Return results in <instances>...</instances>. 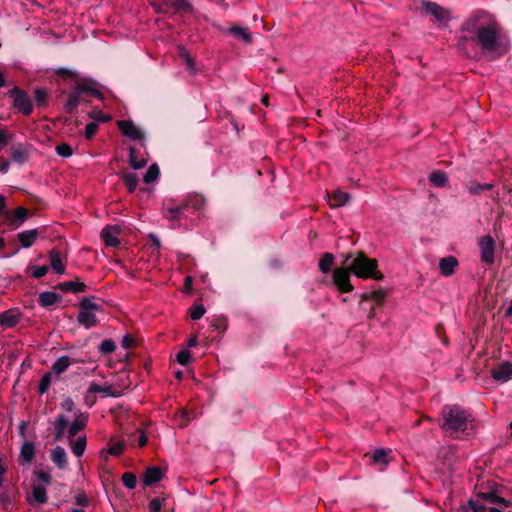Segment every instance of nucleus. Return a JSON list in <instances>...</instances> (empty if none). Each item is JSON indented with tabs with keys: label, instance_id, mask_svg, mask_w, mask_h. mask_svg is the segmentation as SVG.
<instances>
[{
	"label": "nucleus",
	"instance_id": "obj_1",
	"mask_svg": "<svg viewBox=\"0 0 512 512\" xmlns=\"http://www.w3.org/2000/svg\"><path fill=\"white\" fill-rule=\"evenodd\" d=\"M468 35L464 39L474 42L488 60H495L508 51V41L499 22L483 12L468 18L462 26Z\"/></svg>",
	"mask_w": 512,
	"mask_h": 512
},
{
	"label": "nucleus",
	"instance_id": "obj_2",
	"mask_svg": "<svg viewBox=\"0 0 512 512\" xmlns=\"http://www.w3.org/2000/svg\"><path fill=\"white\" fill-rule=\"evenodd\" d=\"M342 264L349 267V270L358 278L374 279L382 281L383 273L378 270V261L368 257L363 251L342 254Z\"/></svg>",
	"mask_w": 512,
	"mask_h": 512
},
{
	"label": "nucleus",
	"instance_id": "obj_3",
	"mask_svg": "<svg viewBox=\"0 0 512 512\" xmlns=\"http://www.w3.org/2000/svg\"><path fill=\"white\" fill-rule=\"evenodd\" d=\"M96 297H84L79 302V313L77 321L79 325L89 329L98 324V320L95 312L102 311L103 307L101 304L95 302Z\"/></svg>",
	"mask_w": 512,
	"mask_h": 512
},
{
	"label": "nucleus",
	"instance_id": "obj_4",
	"mask_svg": "<svg viewBox=\"0 0 512 512\" xmlns=\"http://www.w3.org/2000/svg\"><path fill=\"white\" fill-rule=\"evenodd\" d=\"M156 14L172 17L177 12L192 13L193 6L188 0H148Z\"/></svg>",
	"mask_w": 512,
	"mask_h": 512
},
{
	"label": "nucleus",
	"instance_id": "obj_5",
	"mask_svg": "<svg viewBox=\"0 0 512 512\" xmlns=\"http://www.w3.org/2000/svg\"><path fill=\"white\" fill-rule=\"evenodd\" d=\"M205 200L200 195H192L181 205H175L164 208V216L169 221H179L184 213V210L192 209L194 212L200 211L204 206Z\"/></svg>",
	"mask_w": 512,
	"mask_h": 512
},
{
	"label": "nucleus",
	"instance_id": "obj_6",
	"mask_svg": "<svg viewBox=\"0 0 512 512\" xmlns=\"http://www.w3.org/2000/svg\"><path fill=\"white\" fill-rule=\"evenodd\" d=\"M8 96L13 99V107L24 116H30L33 111V102L28 93L15 86L8 91Z\"/></svg>",
	"mask_w": 512,
	"mask_h": 512
},
{
	"label": "nucleus",
	"instance_id": "obj_7",
	"mask_svg": "<svg viewBox=\"0 0 512 512\" xmlns=\"http://www.w3.org/2000/svg\"><path fill=\"white\" fill-rule=\"evenodd\" d=\"M86 424V418H75V421L70 425H67L65 418H58L55 424L57 430L56 438L59 439L66 435L68 439H72L85 428Z\"/></svg>",
	"mask_w": 512,
	"mask_h": 512
},
{
	"label": "nucleus",
	"instance_id": "obj_8",
	"mask_svg": "<svg viewBox=\"0 0 512 512\" xmlns=\"http://www.w3.org/2000/svg\"><path fill=\"white\" fill-rule=\"evenodd\" d=\"M352 272L349 267L341 263L340 267H337L333 271L332 280L334 285L341 293H348L353 291L354 287L350 282V275Z\"/></svg>",
	"mask_w": 512,
	"mask_h": 512
},
{
	"label": "nucleus",
	"instance_id": "obj_9",
	"mask_svg": "<svg viewBox=\"0 0 512 512\" xmlns=\"http://www.w3.org/2000/svg\"><path fill=\"white\" fill-rule=\"evenodd\" d=\"M477 497L492 505L490 508L491 512H505L504 510L506 508L512 506V502L510 500L499 496L495 491L478 492Z\"/></svg>",
	"mask_w": 512,
	"mask_h": 512
},
{
	"label": "nucleus",
	"instance_id": "obj_10",
	"mask_svg": "<svg viewBox=\"0 0 512 512\" xmlns=\"http://www.w3.org/2000/svg\"><path fill=\"white\" fill-rule=\"evenodd\" d=\"M467 418H444L441 428L446 436L459 438L464 433Z\"/></svg>",
	"mask_w": 512,
	"mask_h": 512
},
{
	"label": "nucleus",
	"instance_id": "obj_11",
	"mask_svg": "<svg viewBox=\"0 0 512 512\" xmlns=\"http://www.w3.org/2000/svg\"><path fill=\"white\" fill-rule=\"evenodd\" d=\"M478 245L480 248L481 261L488 265L493 264L496 245L494 238L490 235L482 236L478 241Z\"/></svg>",
	"mask_w": 512,
	"mask_h": 512
},
{
	"label": "nucleus",
	"instance_id": "obj_12",
	"mask_svg": "<svg viewBox=\"0 0 512 512\" xmlns=\"http://www.w3.org/2000/svg\"><path fill=\"white\" fill-rule=\"evenodd\" d=\"M84 89L82 83L75 84L70 93L67 96V100L64 103V110L73 114L77 111L78 106L83 101Z\"/></svg>",
	"mask_w": 512,
	"mask_h": 512
},
{
	"label": "nucleus",
	"instance_id": "obj_13",
	"mask_svg": "<svg viewBox=\"0 0 512 512\" xmlns=\"http://www.w3.org/2000/svg\"><path fill=\"white\" fill-rule=\"evenodd\" d=\"M421 12L425 15L433 16L438 22H445L449 20L448 11L436 2L423 0Z\"/></svg>",
	"mask_w": 512,
	"mask_h": 512
},
{
	"label": "nucleus",
	"instance_id": "obj_14",
	"mask_svg": "<svg viewBox=\"0 0 512 512\" xmlns=\"http://www.w3.org/2000/svg\"><path fill=\"white\" fill-rule=\"evenodd\" d=\"M490 373L495 381L505 383L512 377V363L510 361H502L492 367Z\"/></svg>",
	"mask_w": 512,
	"mask_h": 512
},
{
	"label": "nucleus",
	"instance_id": "obj_15",
	"mask_svg": "<svg viewBox=\"0 0 512 512\" xmlns=\"http://www.w3.org/2000/svg\"><path fill=\"white\" fill-rule=\"evenodd\" d=\"M125 450V443L123 440H116L111 437L107 443V446L100 451V457L104 460L108 459V456H121Z\"/></svg>",
	"mask_w": 512,
	"mask_h": 512
},
{
	"label": "nucleus",
	"instance_id": "obj_16",
	"mask_svg": "<svg viewBox=\"0 0 512 512\" xmlns=\"http://www.w3.org/2000/svg\"><path fill=\"white\" fill-rule=\"evenodd\" d=\"M23 314L17 308H11L0 313V326L4 329L15 327L21 320Z\"/></svg>",
	"mask_w": 512,
	"mask_h": 512
},
{
	"label": "nucleus",
	"instance_id": "obj_17",
	"mask_svg": "<svg viewBox=\"0 0 512 512\" xmlns=\"http://www.w3.org/2000/svg\"><path fill=\"white\" fill-rule=\"evenodd\" d=\"M31 145L29 144H13L10 147L11 152V160L14 163H17L19 165H23L29 158Z\"/></svg>",
	"mask_w": 512,
	"mask_h": 512
},
{
	"label": "nucleus",
	"instance_id": "obj_18",
	"mask_svg": "<svg viewBox=\"0 0 512 512\" xmlns=\"http://www.w3.org/2000/svg\"><path fill=\"white\" fill-rule=\"evenodd\" d=\"M118 127L124 136L132 140L144 139V133L132 121L121 120L118 122Z\"/></svg>",
	"mask_w": 512,
	"mask_h": 512
},
{
	"label": "nucleus",
	"instance_id": "obj_19",
	"mask_svg": "<svg viewBox=\"0 0 512 512\" xmlns=\"http://www.w3.org/2000/svg\"><path fill=\"white\" fill-rule=\"evenodd\" d=\"M164 476L163 470L158 466L148 467L142 474V482L144 486H152L162 480Z\"/></svg>",
	"mask_w": 512,
	"mask_h": 512
},
{
	"label": "nucleus",
	"instance_id": "obj_20",
	"mask_svg": "<svg viewBox=\"0 0 512 512\" xmlns=\"http://www.w3.org/2000/svg\"><path fill=\"white\" fill-rule=\"evenodd\" d=\"M119 233H120L119 227L106 226L101 231V238L107 246L115 248L120 245V241L117 237Z\"/></svg>",
	"mask_w": 512,
	"mask_h": 512
},
{
	"label": "nucleus",
	"instance_id": "obj_21",
	"mask_svg": "<svg viewBox=\"0 0 512 512\" xmlns=\"http://www.w3.org/2000/svg\"><path fill=\"white\" fill-rule=\"evenodd\" d=\"M62 301V296L55 292L45 291L39 294L38 303L43 308H49Z\"/></svg>",
	"mask_w": 512,
	"mask_h": 512
},
{
	"label": "nucleus",
	"instance_id": "obj_22",
	"mask_svg": "<svg viewBox=\"0 0 512 512\" xmlns=\"http://www.w3.org/2000/svg\"><path fill=\"white\" fill-rule=\"evenodd\" d=\"M38 235V229H31L18 233L17 238L22 248H30L37 240Z\"/></svg>",
	"mask_w": 512,
	"mask_h": 512
},
{
	"label": "nucleus",
	"instance_id": "obj_23",
	"mask_svg": "<svg viewBox=\"0 0 512 512\" xmlns=\"http://www.w3.org/2000/svg\"><path fill=\"white\" fill-rule=\"evenodd\" d=\"M87 286L84 282L75 280V281H66L58 283L55 286V289L61 290L62 292H73V293H79L84 292L86 290Z\"/></svg>",
	"mask_w": 512,
	"mask_h": 512
},
{
	"label": "nucleus",
	"instance_id": "obj_24",
	"mask_svg": "<svg viewBox=\"0 0 512 512\" xmlns=\"http://www.w3.org/2000/svg\"><path fill=\"white\" fill-rule=\"evenodd\" d=\"M457 266L458 260L454 256L443 257L439 261V268L444 276L452 275Z\"/></svg>",
	"mask_w": 512,
	"mask_h": 512
},
{
	"label": "nucleus",
	"instance_id": "obj_25",
	"mask_svg": "<svg viewBox=\"0 0 512 512\" xmlns=\"http://www.w3.org/2000/svg\"><path fill=\"white\" fill-rule=\"evenodd\" d=\"M360 304L366 301H374L376 305H382L386 298V292L382 289L374 290L372 292H365L359 295Z\"/></svg>",
	"mask_w": 512,
	"mask_h": 512
},
{
	"label": "nucleus",
	"instance_id": "obj_26",
	"mask_svg": "<svg viewBox=\"0 0 512 512\" xmlns=\"http://www.w3.org/2000/svg\"><path fill=\"white\" fill-rule=\"evenodd\" d=\"M50 266L57 274L65 273V265L61 260L60 251L53 248L49 252Z\"/></svg>",
	"mask_w": 512,
	"mask_h": 512
},
{
	"label": "nucleus",
	"instance_id": "obj_27",
	"mask_svg": "<svg viewBox=\"0 0 512 512\" xmlns=\"http://www.w3.org/2000/svg\"><path fill=\"white\" fill-rule=\"evenodd\" d=\"M29 215V211L26 208L20 206L15 209L13 214L11 213V218L7 220L11 223V225L15 226V228H18L24 223Z\"/></svg>",
	"mask_w": 512,
	"mask_h": 512
},
{
	"label": "nucleus",
	"instance_id": "obj_28",
	"mask_svg": "<svg viewBox=\"0 0 512 512\" xmlns=\"http://www.w3.org/2000/svg\"><path fill=\"white\" fill-rule=\"evenodd\" d=\"M494 187L491 183H477L475 181H470L465 185V189L471 194V195H481L482 193L486 191L492 190Z\"/></svg>",
	"mask_w": 512,
	"mask_h": 512
},
{
	"label": "nucleus",
	"instance_id": "obj_29",
	"mask_svg": "<svg viewBox=\"0 0 512 512\" xmlns=\"http://www.w3.org/2000/svg\"><path fill=\"white\" fill-rule=\"evenodd\" d=\"M350 198L351 196L347 192L336 190L330 198V207L337 208L344 206L349 202Z\"/></svg>",
	"mask_w": 512,
	"mask_h": 512
},
{
	"label": "nucleus",
	"instance_id": "obj_30",
	"mask_svg": "<svg viewBox=\"0 0 512 512\" xmlns=\"http://www.w3.org/2000/svg\"><path fill=\"white\" fill-rule=\"evenodd\" d=\"M72 452L77 456L81 457L86 449V436L79 435L76 439H68Z\"/></svg>",
	"mask_w": 512,
	"mask_h": 512
},
{
	"label": "nucleus",
	"instance_id": "obj_31",
	"mask_svg": "<svg viewBox=\"0 0 512 512\" xmlns=\"http://www.w3.org/2000/svg\"><path fill=\"white\" fill-rule=\"evenodd\" d=\"M51 460L60 468L64 469L67 466V456L64 448L57 446L51 452Z\"/></svg>",
	"mask_w": 512,
	"mask_h": 512
},
{
	"label": "nucleus",
	"instance_id": "obj_32",
	"mask_svg": "<svg viewBox=\"0 0 512 512\" xmlns=\"http://www.w3.org/2000/svg\"><path fill=\"white\" fill-rule=\"evenodd\" d=\"M73 363H75V361L70 357L62 356L53 363L51 369L56 375H60L63 372H65L68 369V367Z\"/></svg>",
	"mask_w": 512,
	"mask_h": 512
},
{
	"label": "nucleus",
	"instance_id": "obj_33",
	"mask_svg": "<svg viewBox=\"0 0 512 512\" xmlns=\"http://www.w3.org/2000/svg\"><path fill=\"white\" fill-rule=\"evenodd\" d=\"M35 456V446L32 442H25L20 451V460L23 463L32 462Z\"/></svg>",
	"mask_w": 512,
	"mask_h": 512
},
{
	"label": "nucleus",
	"instance_id": "obj_34",
	"mask_svg": "<svg viewBox=\"0 0 512 512\" xmlns=\"http://www.w3.org/2000/svg\"><path fill=\"white\" fill-rule=\"evenodd\" d=\"M429 181L436 187H445L448 184V176L442 170H435L429 175Z\"/></svg>",
	"mask_w": 512,
	"mask_h": 512
},
{
	"label": "nucleus",
	"instance_id": "obj_35",
	"mask_svg": "<svg viewBox=\"0 0 512 512\" xmlns=\"http://www.w3.org/2000/svg\"><path fill=\"white\" fill-rule=\"evenodd\" d=\"M98 384L95 382H90L88 389L86 393L84 394V402L87 406L92 407L95 402L98 395Z\"/></svg>",
	"mask_w": 512,
	"mask_h": 512
},
{
	"label": "nucleus",
	"instance_id": "obj_36",
	"mask_svg": "<svg viewBox=\"0 0 512 512\" xmlns=\"http://www.w3.org/2000/svg\"><path fill=\"white\" fill-rule=\"evenodd\" d=\"M334 263V255L326 252L322 255L319 260V269L323 274H328L331 271V267Z\"/></svg>",
	"mask_w": 512,
	"mask_h": 512
},
{
	"label": "nucleus",
	"instance_id": "obj_37",
	"mask_svg": "<svg viewBox=\"0 0 512 512\" xmlns=\"http://www.w3.org/2000/svg\"><path fill=\"white\" fill-rule=\"evenodd\" d=\"M178 54H179V57L185 62L186 66H187V69L191 73H195L196 72L195 61L191 57V55L189 54L187 49L184 46H179L178 47Z\"/></svg>",
	"mask_w": 512,
	"mask_h": 512
},
{
	"label": "nucleus",
	"instance_id": "obj_38",
	"mask_svg": "<svg viewBox=\"0 0 512 512\" xmlns=\"http://www.w3.org/2000/svg\"><path fill=\"white\" fill-rule=\"evenodd\" d=\"M230 34H232L235 38L241 39L245 43H250L252 41V36L247 32V29L240 26H232L229 28Z\"/></svg>",
	"mask_w": 512,
	"mask_h": 512
},
{
	"label": "nucleus",
	"instance_id": "obj_39",
	"mask_svg": "<svg viewBox=\"0 0 512 512\" xmlns=\"http://www.w3.org/2000/svg\"><path fill=\"white\" fill-rule=\"evenodd\" d=\"M138 150L134 147L129 148V164L133 169H141L146 166L147 161L145 159H138Z\"/></svg>",
	"mask_w": 512,
	"mask_h": 512
},
{
	"label": "nucleus",
	"instance_id": "obj_40",
	"mask_svg": "<svg viewBox=\"0 0 512 512\" xmlns=\"http://www.w3.org/2000/svg\"><path fill=\"white\" fill-rule=\"evenodd\" d=\"M32 496H33V499L38 503V504H44L46 503L47 501V492H46V487L45 486H42L40 484H37V485H34L32 487Z\"/></svg>",
	"mask_w": 512,
	"mask_h": 512
},
{
	"label": "nucleus",
	"instance_id": "obj_41",
	"mask_svg": "<svg viewBox=\"0 0 512 512\" xmlns=\"http://www.w3.org/2000/svg\"><path fill=\"white\" fill-rule=\"evenodd\" d=\"M122 180L129 193H133L136 190L138 184V178L136 174L125 172L122 175Z\"/></svg>",
	"mask_w": 512,
	"mask_h": 512
},
{
	"label": "nucleus",
	"instance_id": "obj_42",
	"mask_svg": "<svg viewBox=\"0 0 512 512\" xmlns=\"http://www.w3.org/2000/svg\"><path fill=\"white\" fill-rule=\"evenodd\" d=\"M34 98L37 107H45L48 104L49 94L45 88H37L34 91Z\"/></svg>",
	"mask_w": 512,
	"mask_h": 512
},
{
	"label": "nucleus",
	"instance_id": "obj_43",
	"mask_svg": "<svg viewBox=\"0 0 512 512\" xmlns=\"http://www.w3.org/2000/svg\"><path fill=\"white\" fill-rule=\"evenodd\" d=\"M159 175H160L159 166L156 163H153L147 169L143 180L145 183L150 184V183L154 182L159 177Z\"/></svg>",
	"mask_w": 512,
	"mask_h": 512
},
{
	"label": "nucleus",
	"instance_id": "obj_44",
	"mask_svg": "<svg viewBox=\"0 0 512 512\" xmlns=\"http://www.w3.org/2000/svg\"><path fill=\"white\" fill-rule=\"evenodd\" d=\"M98 350L102 355H109L116 350V344L111 339H105L99 345Z\"/></svg>",
	"mask_w": 512,
	"mask_h": 512
},
{
	"label": "nucleus",
	"instance_id": "obj_45",
	"mask_svg": "<svg viewBox=\"0 0 512 512\" xmlns=\"http://www.w3.org/2000/svg\"><path fill=\"white\" fill-rule=\"evenodd\" d=\"M88 117L94 120V122L106 123L111 120L110 115L103 113L99 109H93L92 111L88 112Z\"/></svg>",
	"mask_w": 512,
	"mask_h": 512
},
{
	"label": "nucleus",
	"instance_id": "obj_46",
	"mask_svg": "<svg viewBox=\"0 0 512 512\" xmlns=\"http://www.w3.org/2000/svg\"><path fill=\"white\" fill-rule=\"evenodd\" d=\"M441 416H467L462 410V408L458 405H452V406H445L442 409V415Z\"/></svg>",
	"mask_w": 512,
	"mask_h": 512
},
{
	"label": "nucleus",
	"instance_id": "obj_47",
	"mask_svg": "<svg viewBox=\"0 0 512 512\" xmlns=\"http://www.w3.org/2000/svg\"><path fill=\"white\" fill-rule=\"evenodd\" d=\"M98 388H99L98 394L103 398L109 397V396L118 397L120 395V391L117 389H114L111 385L101 386L98 384Z\"/></svg>",
	"mask_w": 512,
	"mask_h": 512
},
{
	"label": "nucleus",
	"instance_id": "obj_48",
	"mask_svg": "<svg viewBox=\"0 0 512 512\" xmlns=\"http://www.w3.org/2000/svg\"><path fill=\"white\" fill-rule=\"evenodd\" d=\"M205 307L201 303H195L190 308V317L192 320H199L201 319L205 314Z\"/></svg>",
	"mask_w": 512,
	"mask_h": 512
},
{
	"label": "nucleus",
	"instance_id": "obj_49",
	"mask_svg": "<svg viewBox=\"0 0 512 512\" xmlns=\"http://www.w3.org/2000/svg\"><path fill=\"white\" fill-rule=\"evenodd\" d=\"M122 482L124 486L128 489H134L137 484V478L136 475L132 472H125L122 475Z\"/></svg>",
	"mask_w": 512,
	"mask_h": 512
},
{
	"label": "nucleus",
	"instance_id": "obj_50",
	"mask_svg": "<svg viewBox=\"0 0 512 512\" xmlns=\"http://www.w3.org/2000/svg\"><path fill=\"white\" fill-rule=\"evenodd\" d=\"M51 379H52L51 372H47L42 376L39 386H38V391L41 395L48 391L50 384H51Z\"/></svg>",
	"mask_w": 512,
	"mask_h": 512
},
{
	"label": "nucleus",
	"instance_id": "obj_51",
	"mask_svg": "<svg viewBox=\"0 0 512 512\" xmlns=\"http://www.w3.org/2000/svg\"><path fill=\"white\" fill-rule=\"evenodd\" d=\"M388 453L389 451L385 449H376L372 454V459L374 463H388Z\"/></svg>",
	"mask_w": 512,
	"mask_h": 512
},
{
	"label": "nucleus",
	"instance_id": "obj_52",
	"mask_svg": "<svg viewBox=\"0 0 512 512\" xmlns=\"http://www.w3.org/2000/svg\"><path fill=\"white\" fill-rule=\"evenodd\" d=\"M57 155L63 158H68L72 156L73 150L72 147L67 143H61L55 148Z\"/></svg>",
	"mask_w": 512,
	"mask_h": 512
},
{
	"label": "nucleus",
	"instance_id": "obj_53",
	"mask_svg": "<svg viewBox=\"0 0 512 512\" xmlns=\"http://www.w3.org/2000/svg\"><path fill=\"white\" fill-rule=\"evenodd\" d=\"M191 352L188 349L179 351L176 355V360L179 364L187 366L191 361Z\"/></svg>",
	"mask_w": 512,
	"mask_h": 512
},
{
	"label": "nucleus",
	"instance_id": "obj_54",
	"mask_svg": "<svg viewBox=\"0 0 512 512\" xmlns=\"http://www.w3.org/2000/svg\"><path fill=\"white\" fill-rule=\"evenodd\" d=\"M56 74L63 78V79H74L76 80L78 78V74L75 71L66 69V68H59L56 70Z\"/></svg>",
	"mask_w": 512,
	"mask_h": 512
},
{
	"label": "nucleus",
	"instance_id": "obj_55",
	"mask_svg": "<svg viewBox=\"0 0 512 512\" xmlns=\"http://www.w3.org/2000/svg\"><path fill=\"white\" fill-rule=\"evenodd\" d=\"M98 129H99V126H98V124L96 122L88 123L86 125V128H85V137H86V139L91 140L92 138H94V136L98 132Z\"/></svg>",
	"mask_w": 512,
	"mask_h": 512
},
{
	"label": "nucleus",
	"instance_id": "obj_56",
	"mask_svg": "<svg viewBox=\"0 0 512 512\" xmlns=\"http://www.w3.org/2000/svg\"><path fill=\"white\" fill-rule=\"evenodd\" d=\"M83 89H84V93L85 94H89L91 96H94L95 98L99 99V100H103L104 99V95L103 93L92 87V86H89V85H86V84H83Z\"/></svg>",
	"mask_w": 512,
	"mask_h": 512
},
{
	"label": "nucleus",
	"instance_id": "obj_57",
	"mask_svg": "<svg viewBox=\"0 0 512 512\" xmlns=\"http://www.w3.org/2000/svg\"><path fill=\"white\" fill-rule=\"evenodd\" d=\"M32 269V276L36 279H40L43 276H45L48 272V266H33Z\"/></svg>",
	"mask_w": 512,
	"mask_h": 512
},
{
	"label": "nucleus",
	"instance_id": "obj_58",
	"mask_svg": "<svg viewBox=\"0 0 512 512\" xmlns=\"http://www.w3.org/2000/svg\"><path fill=\"white\" fill-rule=\"evenodd\" d=\"M163 503H164V499H162V498H153L149 502V509H150V511L151 512H160V510L162 509Z\"/></svg>",
	"mask_w": 512,
	"mask_h": 512
},
{
	"label": "nucleus",
	"instance_id": "obj_59",
	"mask_svg": "<svg viewBox=\"0 0 512 512\" xmlns=\"http://www.w3.org/2000/svg\"><path fill=\"white\" fill-rule=\"evenodd\" d=\"M36 478L39 482H41L42 486H47L51 482V475L46 471H39L36 473Z\"/></svg>",
	"mask_w": 512,
	"mask_h": 512
},
{
	"label": "nucleus",
	"instance_id": "obj_60",
	"mask_svg": "<svg viewBox=\"0 0 512 512\" xmlns=\"http://www.w3.org/2000/svg\"><path fill=\"white\" fill-rule=\"evenodd\" d=\"M0 216L5 219L11 218V212L6 209V198L3 195H0Z\"/></svg>",
	"mask_w": 512,
	"mask_h": 512
},
{
	"label": "nucleus",
	"instance_id": "obj_61",
	"mask_svg": "<svg viewBox=\"0 0 512 512\" xmlns=\"http://www.w3.org/2000/svg\"><path fill=\"white\" fill-rule=\"evenodd\" d=\"M121 345L124 349H130L135 346V339L131 334H126L121 341Z\"/></svg>",
	"mask_w": 512,
	"mask_h": 512
},
{
	"label": "nucleus",
	"instance_id": "obj_62",
	"mask_svg": "<svg viewBox=\"0 0 512 512\" xmlns=\"http://www.w3.org/2000/svg\"><path fill=\"white\" fill-rule=\"evenodd\" d=\"M211 327H213L214 330H217L218 332L223 333L227 328L226 320L218 319L211 323Z\"/></svg>",
	"mask_w": 512,
	"mask_h": 512
},
{
	"label": "nucleus",
	"instance_id": "obj_63",
	"mask_svg": "<svg viewBox=\"0 0 512 512\" xmlns=\"http://www.w3.org/2000/svg\"><path fill=\"white\" fill-rule=\"evenodd\" d=\"M62 408L67 412L74 413L75 403L70 397H66L62 402Z\"/></svg>",
	"mask_w": 512,
	"mask_h": 512
},
{
	"label": "nucleus",
	"instance_id": "obj_64",
	"mask_svg": "<svg viewBox=\"0 0 512 512\" xmlns=\"http://www.w3.org/2000/svg\"><path fill=\"white\" fill-rule=\"evenodd\" d=\"M10 162L2 157H0V172L5 174L9 171Z\"/></svg>",
	"mask_w": 512,
	"mask_h": 512
}]
</instances>
